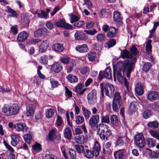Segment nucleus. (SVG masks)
Segmentation results:
<instances>
[{
	"mask_svg": "<svg viewBox=\"0 0 159 159\" xmlns=\"http://www.w3.org/2000/svg\"><path fill=\"white\" fill-rule=\"evenodd\" d=\"M136 60V58L133 57L131 59H126L123 62L119 61L117 62L116 66L117 68H120L119 66L122 65L123 73L126 71L127 77L129 78L131 72L134 68Z\"/></svg>",
	"mask_w": 159,
	"mask_h": 159,
	"instance_id": "1",
	"label": "nucleus"
},
{
	"mask_svg": "<svg viewBox=\"0 0 159 159\" xmlns=\"http://www.w3.org/2000/svg\"><path fill=\"white\" fill-rule=\"evenodd\" d=\"M100 85L101 88L100 98L101 102H103L104 90L105 94L107 96L110 98H112L113 97L114 94L115 88L112 84L108 83L104 84L103 83H102L100 84Z\"/></svg>",
	"mask_w": 159,
	"mask_h": 159,
	"instance_id": "2",
	"label": "nucleus"
},
{
	"mask_svg": "<svg viewBox=\"0 0 159 159\" xmlns=\"http://www.w3.org/2000/svg\"><path fill=\"white\" fill-rule=\"evenodd\" d=\"M97 134L100 138L103 140H107L111 134V132L109 126L106 124L100 123L97 126Z\"/></svg>",
	"mask_w": 159,
	"mask_h": 159,
	"instance_id": "3",
	"label": "nucleus"
},
{
	"mask_svg": "<svg viewBox=\"0 0 159 159\" xmlns=\"http://www.w3.org/2000/svg\"><path fill=\"white\" fill-rule=\"evenodd\" d=\"M100 149V147L99 143L98 141H96L93 147V150L91 151L88 149H86L83 154L84 157L89 159H92L94 156L95 157H97L99 155Z\"/></svg>",
	"mask_w": 159,
	"mask_h": 159,
	"instance_id": "4",
	"label": "nucleus"
},
{
	"mask_svg": "<svg viewBox=\"0 0 159 159\" xmlns=\"http://www.w3.org/2000/svg\"><path fill=\"white\" fill-rule=\"evenodd\" d=\"M112 103V107L114 111H118L121 106L122 101L119 93L116 92L113 95Z\"/></svg>",
	"mask_w": 159,
	"mask_h": 159,
	"instance_id": "5",
	"label": "nucleus"
},
{
	"mask_svg": "<svg viewBox=\"0 0 159 159\" xmlns=\"http://www.w3.org/2000/svg\"><path fill=\"white\" fill-rule=\"evenodd\" d=\"M134 143L138 147L142 148L144 146L145 140L143 135L142 133L137 134L134 137Z\"/></svg>",
	"mask_w": 159,
	"mask_h": 159,
	"instance_id": "6",
	"label": "nucleus"
},
{
	"mask_svg": "<svg viewBox=\"0 0 159 159\" xmlns=\"http://www.w3.org/2000/svg\"><path fill=\"white\" fill-rule=\"evenodd\" d=\"M97 92L95 90H93L88 94L87 99L89 104L94 105L97 101Z\"/></svg>",
	"mask_w": 159,
	"mask_h": 159,
	"instance_id": "7",
	"label": "nucleus"
},
{
	"mask_svg": "<svg viewBox=\"0 0 159 159\" xmlns=\"http://www.w3.org/2000/svg\"><path fill=\"white\" fill-rule=\"evenodd\" d=\"M99 121V116L98 115H93L90 118L89 124L92 128H94L97 126Z\"/></svg>",
	"mask_w": 159,
	"mask_h": 159,
	"instance_id": "8",
	"label": "nucleus"
},
{
	"mask_svg": "<svg viewBox=\"0 0 159 159\" xmlns=\"http://www.w3.org/2000/svg\"><path fill=\"white\" fill-rule=\"evenodd\" d=\"M55 25L58 27H61L67 30L71 29L72 28L71 25L66 23L64 19H60L58 21L55 22Z\"/></svg>",
	"mask_w": 159,
	"mask_h": 159,
	"instance_id": "9",
	"label": "nucleus"
},
{
	"mask_svg": "<svg viewBox=\"0 0 159 159\" xmlns=\"http://www.w3.org/2000/svg\"><path fill=\"white\" fill-rule=\"evenodd\" d=\"M14 127L16 131H22L23 132H26L28 129L26 125L22 122L16 124L14 125Z\"/></svg>",
	"mask_w": 159,
	"mask_h": 159,
	"instance_id": "10",
	"label": "nucleus"
},
{
	"mask_svg": "<svg viewBox=\"0 0 159 159\" xmlns=\"http://www.w3.org/2000/svg\"><path fill=\"white\" fill-rule=\"evenodd\" d=\"M119 71H117V75L118 80L120 81H124L125 85L126 87V88L128 91H129V83L127 80L122 75L121 73H120L121 72V70L119 69Z\"/></svg>",
	"mask_w": 159,
	"mask_h": 159,
	"instance_id": "11",
	"label": "nucleus"
},
{
	"mask_svg": "<svg viewBox=\"0 0 159 159\" xmlns=\"http://www.w3.org/2000/svg\"><path fill=\"white\" fill-rule=\"evenodd\" d=\"M19 107L16 104H13L11 106H9V115L11 116L16 114L19 111Z\"/></svg>",
	"mask_w": 159,
	"mask_h": 159,
	"instance_id": "12",
	"label": "nucleus"
},
{
	"mask_svg": "<svg viewBox=\"0 0 159 159\" xmlns=\"http://www.w3.org/2000/svg\"><path fill=\"white\" fill-rule=\"evenodd\" d=\"M113 19L114 21L119 24V26L122 24V17L120 13L118 11H115L113 13Z\"/></svg>",
	"mask_w": 159,
	"mask_h": 159,
	"instance_id": "13",
	"label": "nucleus"
},
{
	"mask_svg": "<svg viewBox=\"0 0 159 159\" xmlns=\"http://www.w3.org/2000/svg\"><path fill=\"white\" fill-rule=\"evenodd\" d=\"M148 99L150 101H155L159 99L158 93L155 91H152L147 94Z\"/></svg>",
	"mask_w": 159,
	"mask_h": 159,
	"instance_id": "14",
	"label": "nucleus"
},
{
	"mask_svg": "<svg viewBox=\"0 0 159 159\" xmlns=\"http://www.w3.org/2000/svg\"><path fill=\"white\" fill-rule=\"evenodd\" d=\"M63 66L61 64L58 63L53 64L51 67V70L56 73L60 72Z\"/></svg>",
	"mask_w": 159,
	"mask_h": 159,
	"instance_id": "15",
	"label": "nucleus"
},
{
	"mask_svg": "<svg viewBox=\"0 0 159 159\" xmlns=\"http://www.w3.org/2000/svg\"><path fill=\"white\" fill-rule=\"evenodd\" d=\"M135 90L137 94L141 95L144 93V87L141 83H138L135 85Z\"/></svg>",
	"mask_w": 159,
	"mask_h": 159,
	"instance_id": "16",
	"label": "nucleus"
},
{
	"mask_svg": "<svg viewBox=\"0 0 159 159\" xmlns=\"http://www.w3.org/2000/svg\"><path fill=\"white\" fill-rule=\"evenodd\" d=\"M120 57L122 59L131 58V59L134 57L130 52L126 49L121 50Z\"/></svg>",
	"mask_w": 159,
	"mask_h": 159,
	"instance_id": "17",
	"label": "nucleus"
},
{
	"mask_svg": "<svg viewBox=\"0 0 159 159\" xmlns=\"http://www.w3.org/2000/svg\"><path fill=\"white\" fill-rule=\"evenodd\" d=\"M148 129H155L159 127V123L157 121L154 120L148 122L147 125Z\"/></svg>",
	"mask_w": 159,
	"mask_h": 159,
	"instance_id": "18",
	"label": "nucleus"
},
{
	"mask_svg": "<svg viewBox=\"0 0 159 159\" xmlns=\"http://www.w3.org/2000/svg\"><path fill=\"white\" fill-rule=\"evenodd\" d=\"M75 49L76 51L82 53L86 52L89 50L87 45L85 44L77 46L75 48Z\"/></svg>",
	"mask_w": 159,
	"mask_h": 159,
	"instance_id": "19",
	"label": "nucleus"
},
{
	"mask_svg": "<svg viewBox=\"0 0 159 159\" xmlns=\"http://www.w3.org/2000/svg\"><path fill=\"white\" fill-rule=\"evenodd\" d=\"M110 120L111 123L114 125L118 127L120 125V121L116 115H113L111 116Z\"/></svg>",
	"mask_w": 159,
	"mask_h": 159,
	"instance_id": "20",
	"label": "nucleus"
},
{
	"mask_svg": "<svg viewBox=\"0 0 159 159\" xmlns=\"http://www.w3.org/2000/svg\"><path fill=\"white\" fill-rule=\"evenodd\" d=\"M47 40H43L39 47V52L42 53L45 52L48 46V42Z\"/></svg>",
	"mask_w": 159,
	"mask_h": 159,
	"instance_id": "21",
	"label": "nucleus"
},
{
	"mask_svg": "<svg viewBox=\"0 0 159 159\" xmlns=\"http://www.w3.org/2000/svg\"><path fill=\"white\" fill-rule=\"evenodd\" d=\"M125 152L124 150H120L115 152L114 155L115 159H123Z\"/></svg>",
	"mask_w": 159,
	"mask_h": 159,
	"instance_id": "22",
	"label": "nucleus"
},
{
	"mask_svg": "<svg viewBox=\"0 0 159 159\" xmlns=\"http://www.w3.org/2000/svg\"><path fill=\"white\" fill-rule=\"evenodd\" d=\"M76 40H80L83 38L85 39H88L87 36L84 33L79 31H77L74 34Z\"/></svg>",
	"mask_w": 159,
	"mask_h": 159,
	"instance_id": "23",
	"label": "nucleus"
},
{
	"mask_svg": "<svg viewBox=\"0 0 159 159\" xmlns=\"http://www.w3.org/2000/svg\"><path fill=\"white\" fill-rule=\"evenodd\" d=\"M52 48L53 50L58 52H62L64 49L63 44L59 43L52 45Z\"/></svg>",
	"mask_w": 159,
	"mask_h": 159,
	"instance_id": "24",
	"label": "nucleus"
},
{
	"mask_svg": "<svg viewBox=\"0 0 159 159\" xmlns=\"http://www.w3.org/2000/svg\"><path fill=\"white\" fill-rule=\"evenodd\" d=\"M6 11L8 12L9 13H11V14L8 15L7 16L9 17H14L15 18L17 17V14L16 12V11L11 8L9 6H7L6 7Z\"/></svg>",
	"mask_w": 159,
	"mask_h": 159,
	"instance_id": "25",
	"label": "nucleus"
},
{
	"mask_svg": "<svg viewBox=\"0 0 159 159\" xmlns=\"http://www.w3.org/2000/svg\"><path fill=\"white\" fill-rule=\"evenodd\" d=\"M29 36V34L26 31H22L20 33L17 37V40H19V39L21 40H27Z\"/></svg>",
	"mask_w": 159,
	"mask_h": 159,
	"instance_id": "26",
	"label": "nucleus"
},
{
	"mask_svg": "<svg viewBox=\"0 0 159 159\" xmlns=\"http://www.w3.org/2000/svg\"><path fill=\"white\" fill-rule=\"evenodd\" d=\"M35 107L33 104H30L28 107L27 108L26 115L27 116H31L34 113Z\"/></svg>",
	"mask_w": 159,
	"mask_h": 159,
	"instance_id": "27",
	"label": "nucleus"
},
{
	"mask_svg": "<svg viewBox=\"0 0 159 159\" xmlns=\"http://www.w3.org/2000/svg\"><path fill=\"white\" fill-rule=\"evenodd\" d=\"M65 138L68 140H70L72 137V133L71 129L69 128H66L64 132Z\"/></svg>",
	"mask_w": 159,
	"mask_h": 159,
	"instance_id": "28",
	"label": "nucleus"
},
{
	"mask_svg": "<svg viewBox=\"0 0 159 159\" xmlns=\"http://www.w3.org/2000/svg\"><path fill=\"white\" fill-rule=\"evenodd\" d=\"M68 81L70 83H75L78 81V78L72 74L68 75L66 77Z\"/></svg>",
	"mask_w": 159,
	"mask_h": 159,
	"instance_id": "29",
	"label": "nucleus"
},
{
	"mask_svg": "<svg viewBox=\"0 0 159 159\" xmlns=\"http://www.w3.org/2000/svg\"><path fill=\"white\" fill-rule=\"evenodd\" d=\"M149 131L151 135L159 141V131L155 129H150Z\"/></svg>",
	"mask_w": 159,
	"mask_h": 159,
	"instance_id": "30",
	"label": "nucleus"
},
{
	"mask_svg": "<svg viewBox=\"0 0 159 159\" xmlns=\"http://www.w3.org/2000/svg\"><path fill=\"white\" fill-rule=\"evenodd\" d=\"M11 144L13 146H16L19 141L20 137L13 135L11 136Z\"/></svg>",
	"mask_w": 159,
	"mask_h": 159,
	"instance_id": "31",
	"label": "nucleus"
},
{
	"mask_svg": "<svg viewBox=\"0 0 159 159\" xmlns=\"http://www.w3.org/2000/svg\"><path fill=\"white\" fill-rule=\"evenodd\" d=\"M158 26H159V21L156 22L154 23L153 28L151 30H149L150 34L148 36V38L149 39H151L153 37L154 33L156 30V28Z\"/></svg>",
	"mask_w": 159,
	"mask_h": 159,
	"instance_id": "32",
	"label": "nucleus"
},
{
	"mask_svg": "<svg viewBox=\"0 0 159 159\" xmlns=\"http://www.w3.org/2000/svg\"><path fill=\"white\" fill-rule=\"evenodd\" d=\"M158 26H159V21L156 22L154 23L153 28L151 30H149L150 34L148 36V38L149 39H151L153 37L154 33L156 30V28Z\"/></svg>",
	"mask_w": 159,
	"mask_h": 159,
	"instance_id": "33",
	"label": "nucleus"
},
{
	"mask_svg": "<svg viewBox=\"0 0 159 159\" xmlns=\"http://www.w3.org/2000/svg\"><path fill=\"white\" fill-rule=\"evenodd\" d=\"M111 70L109 67H107L105 70L104 73V77L106 78L111 79L112 78V74L111 73Z\"/></svg>",
	"mask_w": 159,
	"mask_h": 159,
	"instance_id": "34",
	"label": "nucleus"
},
{
	"mask_svg": "<svg viewBox=\"0 0 159 159\" xmlns=\"http://www.w3.org/2000/svg\"><path fill=\"white\" fill-rule=\"evenodd\" d=\"M146 143L149 147H154L156 144L155 140L152 138H148L146 140Z\"/></svg>",
	"mask_w": 159,
	"mask_h": 159,
	"instance_id": "35",
	"label": "nucleus"
},
{
	"mask_svg": "<svg viewBox=\"0 0 159 159\" xmlns=\"http://www.w3.org/2000/svg\"><path fill=\"white\" fill-rule=\"evenodd\" d=\"M75 141L79 143L83 144L84 143V137L83 136L77 135L74 138Z\"/></svg>",
	"mask_w": 159,
	"mask_h": 159,
	"instance_id": "36",
	"label": "nucleus"
},
{
	"mask_svg": "<svg viewBox=\"0 0 159 159\" xmlns=\"http://www.w3.org/2000/svg\"><path fill=\"white\" fill-rule=\"evenodd\" d=\"M49 81L51 84V89L57 87L60 85L59 82L53 79L50 78Z\"/></svg>",
	"mask_w": 159,
	"mask_h": 159,
	"instance_id": "37",
	"label": "nucleus"
},
{
	"mask_svg": "<svg viewBox=\"0 0 159 159\" xmlns=\"http://www.w3.org/2000/svg\"><path fill=\"white\" fill-rule=\"evenodd\" d=\"M82 110L83 112L84 116L86 120L88 119L91 115V112L86 109L83 106H82Z\"/></svg>",
	"mask_w": 159,
	"mask_h": 159,
	"instance_id": "38",
	"label": "nucleus"
},
{
	"mask_svg": "<svg viewBox=\"0 0 159 159\" xmlns=\"http://www.w3.org/2000/svg\"><path fill=\"white\" fill-rule=\"evenodd\" d=\"M75 148L77 152L80 154L83 153L85 150L83 145L76 144L75 145Z\"/></svg>",
	"mask_w": 159,
	"mask_h": 159,
	"instance_id": "39",
	"label": "nucleus"
},
{
	"mask_svg": "<svg viewBox=\"0 0 159 159\" xmlns=\"http://www.w3.org/2000/svg\"><path fill=\"white\" fill-rule=\"evenodd\" d=\"M37 16L41 18L46 19L49 17V15L45 11L41 10L40 13L37 14Z\"/></svg>",
	"mask_w": 159,
	"mask_h": 159,
	"instance_id": "40",
	"label": "nucleus"
},
{
	"mask_svg": "<svg viewBox=\"0 0 159 159\" xmlns=\"http://www.w3.org/2000/svg\"><path fill=\"white\" fill-rule=\"evenodd\" d=\"M152 40H148L146 43V49L148 54L149 55L152 52V46L151 45Z\"/></svg>",
	"mask_w": 159,
	"mask_h": 159,
	"instance_id": "41",
	"label": "nucleus"
},
{
	"mask_svg": "<svg viewBox=\"0 0 159 159\" xmlns=\"http://www.w3.org/2000/svg\"><path fill=\"white\" fill-rule=\"evenodd\" d=\"M56 135L54 129H52L49 131L48 134V138L51 141H52L56 138Z\"/></svg>",
	"mask_w": 159,
	"mask_h": 159,
	"instance_id": "42",
	"label": "nucleus"
},
{
	"mask_svg": "<svg viewBox=\"0 0 159 159\" xmlns=\"http://www.w3.org/2000/svg\"><path fill=\"white\" fill-rule=\"evenodd\" d=\"M87 57L89 61H93L96 57V53L94 52H91L88 54Z\"/></svg>",
	"mask_w": 159,
	"mask_h": 159,
	"instance_id": "43",
	"label": "nucleus"
},
{
	"mask_svg": "<svg viewBox=\"0 0 159 159\" xmlns=\"http://www.w3.org/2000/svg\"><path fill=\"white\" fill-rule=\"evenodd\" d=\"M47 58V56L43 55L40 57L39 60V61L41 64L47 65L48 62Z\"/></svg>",
	"mask_w": 159,
	"mask_h": 159,
	"instance_id": "44",
	"label": "nucleus"
},
{
	"mask_svg": "<svg viewBox=\"0 0 159 159\" xmlns=\"http://www.w3.org/2000/svg\"><path fill=\"white\" fill-rule=\"evenodd\" d=\"M152 115V112L149 110H146L143 114V117L145 119H147L151 116Z\"/></svg>",
	"mask_w": 159,
	"mask_h": 159,
	"instance_id": "45",
	"label": "nucleus"
},
{
	"mask_svg": "<svg viewBox=\"0 0 159 159\" xmlns=\"http://www.w3.org/2000/svg\"><path fill=\"white\" fill-rule=\"evenodd\" d=\"M69 151L70 158L71 159H76V155L75 151L72 148H70Z\"/></svg>",
	"mask_w": 159,
	"mask_h": 159,
	"instance_id": "46",
	"label": "nucleus"
},
{
	"mask_svg": "<svg viewBox=\"0 0 159 159\" xmlns=\"http://www.w3.org/2000/svg\"><path fill=\"white\" fill-rule=\"evenodd\" d=\"M148 107L154 111H156L159 108V105L156 103H149L148 104Z\"/></svg>",
	"mask_w": 159,
	"mask_h": 159,
	"instance_id": "47",
	"label": "nucleus"
},
{
	"mask_svg": "<svg viewBox=\"0 0 159 159\" xmlns=\"http://www.w3.org/2000/svg\"><path fill=\"white\" fill-rule=\"evenodd\" d=\"M54 110L51 108L48 109L45 112L46 117L48 118L52 117L53 115Z\"/></svg>",
	"mask_w": 159,
	"mask_h": 159,
	"instance_id": "48",
	"label": "nucleus"
},
{
	"mask_svg": "<svg viewBox=\"0 0 159 159\" xmlns=\"http://www.w3.org/2000/svg\"><path fill=\"white\" fill-rule=\"evenodd\" d=\"M32 147L34 150L38 152L42 151L41 145L40 143H36Z\"/></svg>",
	"mask_w": 159,
	"mask_h": 159,
	"instance_id": "49",
	"label": "nucleus"
},
{
	"mask_svg": "<svg viewBox=\"0 0 159 159\" xmlns=\"http://www.w3.org/2000/svg\"><path fill=\"white\" fill-rule=\"evenodd\" d=\"M152 66L151 64L149 62L145 63L143 65V70L145 72H147Z\"/></svg>",
	"mask_w": 159,
	"mask_h": 159,
	"instance_id": "50",
	"label": "nucleus"
},
{
	"mask_svg": "<svg viewBox=\"0 0 159 159\" xmlns=\"http://www.w3.org/2000/svg\"><path fill=\"white\" fill-rule=\"evenodd\" d=\"M124 143V140L122 137H119L116 141V146H123Z\"/></svg>",
	"mask_w": 159,
	"mask_h": 159,
	"instance_id": "51",
	"label": "nucleus"
},
{
	"mask_svg": "<svg viewBox=\"0 0 159 159\" xmlns=\"http://www.w3.org/2000/svg\"><path fill=\"white\" fill-rule=\"evenodd\" d=\"M150 157L156 158L159 157V151H153L149 154Z\"/></svg>",
	"mask_w": 159,
	"mask_h": 159,
	"instance_id": "52",
	"label": "nucleus"
},
{
	"mask_svg": "<svg viewBox=\"0 0 159 159\" xmlns=\"http://www.w3.org/2000/svg\"><path fill=\"white\" fill-rule=\"evenodd\" d=\"M116 43V40H109L105 44V46L110 48L114 46Z\"/></svg>",
	"mask_w": 159,
	"mask_h": 159,
	"instance_id": "53",
	"label": "nucleus"
},
{
	"mask_svg": "<svg viewBox=\"0 0 159 159\" xmlns=\"http://www.w3.org/2000/svg\"><path fill=\"white\" fill-rule=\"evenodd\" d=\"M23 138L25 142L28 144L30 143L31 140L32 139L31 134H27L23 136Z\"/></svg>",
	"mask_w": 159,
	"mask_h": 159,
	"instance_id": "54",
	"label": "nucleus"
},
{
	"mask_svg": "<svg viewBox=\"0 0 159 159\" xmlns=\"http://www.w3.org/2000/svg\"><path fill=\"white\" fill-rule=\"evenodd\" d=\"M114 29L113 31H111L109 30L107 33V36L109 38H112L114 37L116 35V33L117 30L113 27Z\"/></svg>",
	"mask_w": 159,
	"mask_h": 159,
	"instance_id": "55",
	"label": "nucleus"
},
{
	"mask_svg": "<svg viewBox=\"0 0 159 159\" xmlns=\"http://www.w3.org/2000/svg\"><path fill=\"white\" fill-rule=\"evenodd\" d=\"M130 51L132 53L134 56L138 55L139 54V52L137 48L135 46H132L130 48Z\"/></svg>",
	"mask_w": 159,
	"mask_h": 159,
	"instance_id": "56",
	"label": "nucleus"
},
{
	"mask_svg": "<svg viewBox=\"0 0 159 159\" xmlns=\"http://www.w3.org/2000/svg\"><path fill=\"white\" fill-rule=\"evenodd\" d=\"M75 66V62L74 61H71L70 62L68 67L67 68L66 71L67 73H70L72 71L73 67Z\"/></svg>",
	"mask_w": 159,
	"mask_h": 159,
	"instance_id": "57",
	"label": "nucleus"
},
{
	"mask_svg": "<svg viewBox=\"0 0 159 159\" xmlns=\"http://www.w3.org/2000/svg\"><path fill=\"white\" fill-rule=\"evenodd\" d=\"M110 122V120L109 116L108 115H105L102 116L101 118V122L105 123H109Z\"/></svg>",
	"mask_w": 159,
	"mask_h": 159,
	"instance_id": "58",
	"label": "nucleus"
},
{
	"mask_svg": "<svg viewBox=\"0 0 159 159\" xmlns=\"http://www.w3.org/2000/svg\"><path fill=\"white\" fill-rule=\"evenodd\" d=\"M65 95L67 98H70L72 97V92L66 87H65Z\"/></svg>",
	"mask_w": 159,
	"mask_h": 159,
	"instance_id": "59",
	"label": "nucleus"
},
{
	"mask_svg": "<svg viewBox=\"0 0 159 159\" xmlns=\"http://www.w3.org/2000/svg\"><path fill=\"white\" fill-rule=\"evenodd\" d=\"M84 120V118L83 116H78L76 117L75 121L78 124H81Z\"/></svg>",
	"mask_w": 159,
	"mask_h": 159,
	"instance_id": "60",
	"label": "nucleus"
},
{
	"mask_svg": "<svg viewBox=\"0 0 159 159\" xmlns=\"http://www.w3.org/2000/svg\"><path fill=\"white\" fill-rule=\"evenodd\" d=\"M9 106L7 104H5L4 107L2 108V111L4 113L7 115L9 116L8 114L9 113Z\"/></svg>",
	"mask_w": 159,
	"mask_h": 159,
	"instance_id": "61",
	"label": "nucleus"
},
{
	"mask_svg": "<svg viewBox=\"0 0 159 159\" xmlns=\"http://www.w3.org/2000/svg\"><path fill=\"white\" fill-rule=\"evenodd\" d=\"M70 22L71 23H73L76 21H78L80 19V17L77 16L72 15L70 17Z\"/></svg>",
	"mask_w": 159,
	"mask_h": 159,
	"instance_id": "62",
	"label": "nucleus"
},
{
	"mask_svg": "<svg viewBox=\"0 0 159 159\" xmlns=\"http://www.w3.org/2000/svg\"><path fill=\"white\" fill-rule=\"evenodd\" d=\"M84 22L83 21H76L74 24V26L79 28L83 25Z\"/></svg>",
	"mask_w": 159,
	"mask_h": 159,
	"instance_id": "63",
	"label": "nucleus"
},
{
	"mask_svg": "<svg viewBox=\"0 0 159 159\" xmlns=\"http://www.w3.org/2000/svg\"><path fill=\"white\" fill-rule=\"evenodd\" d=\"M3 143L7 148L11 152H14V149L7 143L6 141L4 140Z\"/></svg>",
	"mask_w": 159,
	"mask_h": 159,
	"instance_id": "64",
	"label": "nucleus"
}]
</instances>
